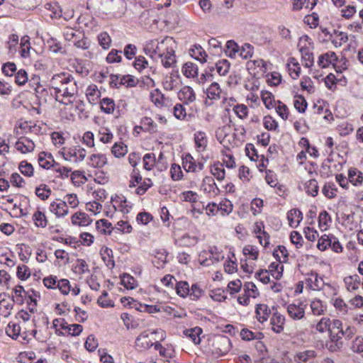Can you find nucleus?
I'll return each instance as SVG.
<instances>
[{"instance_id": "nucleus-1", "label": "nucleus", "mask_w": 363, "mask_h": 363, "mask_svg": "<svg viewBox=\"0 0 363 363\" xmlns=\"http://www.w3.org/2000/svg\"><path fill=\"white\" fill-rule=\"evenodd\" d=\"M176 49L177 42L169 36L162 39L148 40L145 41L143 46L144 52L166 69L176 66Z\"/></svg>"}, {"instance_id": "nucleus-2", "label": "nucleus", "mask_w": 363, "mask_h": 363, "mask_svg": "<svg viewBox=\"0 0 363 363\" xmlns=\"http://www.w3.org/2000/svg\"><path fill=\"white\" fill-rule=\"evenodd\" d=\"M49 86L54 91L56 101L66 106H71L75 102V107L78 108L77 104L82 102L76 101V96L78 93V86L74 77L67 72H61L54 74L49 80Z\"/></svg>"}, {"instance_id": "nucleus-3", "label": "nucleus", "mask_w": 363, "mask_h": 363, "mask_svg": "<svg viewBox=\"0 0 363 363\" xmlns=\"http://www.w3.org/2000/svg\"><path fill=\"white\" fill-rule=\"evenodd\" d=\"M165 338L166 332L162 329L147 330L137 337L135 345L138 349L146 350L155 347L156 341H163Z\"/></svg>"}, {"instance_id": "nucleus-4", "label": "nucleus", "mask_w": 363, "mask_h": 363, "mask_svg": "<svg viewBox=\"0 0 363 363\" xmlns=\"http://www.w3.org/2000/svg\"><path fill=\"white\" fill-rule=\"evenodd\" d=\"M307 286L313 290H324L330 297L337 294V289L329 284H325L323 279L316 272H311L306 279Z\"/></svg>"}, {"instance_id": "nucleus-5", "label": "nucleus", "mask_w": 363, "mask_h": 363, "mask_svg": "<svg viewBox=\"0 0 363 363\" xmlns=\"http://www.w3.org/2000/svg\"><path fill=\"white\" fill-rule=\"evenodd\" d=\"M242 254L245 259L242 261L241 267L245 272L251 274L256 267L255 262L259 257V250L253 245H246L242 249Z\"/></svg>"}, {"instance_id": "nucleus-6", "label": "nucleus", "mask_w": 363, "mask_h": 363, "mask_svg": "<svg viewBox=\"0 0 363 363\" xmlns=\"http://www.w3.org/2000/svg\"><path fill=\"white\" fill-rule=\"evenodd\" d=\"M58 153L65 160L71 163L82 162L86 157V150L79 147H63Z\"/></svg>"}, {"instance_id": "nucleus-7", "label": "nucleus", "mask_w": 363, "mask_h": 363, "mask_svg": "<svg viewBox=\"0 0 363 363\" xmlns=\"http://www.w3.org/2000/svg\"><path fill=\"white\" fill-rule=\"evenodd\" d=\"M45 128L43 124L33 121H19L15 128L16 133L17 135L22 134H34L40 135L43 134Z\"/></svg>"}, {"instance_id": "nucleus-8", "label": "nucleus", "mask_w": 363, "mask_h": 363, "mask_svg": "<svg viewBox=\"0 0 363 363\" xmlns=\"http://www.w3.org/2000/svg\"><path fill=\"white\" fill-rule=\"evenodd\" d=\"M269 64L262 59L250 60L247 62V69L255 77H260L269 69Z\"/></svg>"}, {"instance_id": "nucleus-9", "label": "nucleus", "mask_w": 363, "mask_h": 363, "mask_svg": "<svg viewBox=\"0 0 363 363\" xmlns=\"http://www.w3.org/2000/svg\"><path fill=\"white\" fill-rule=\"evenodd\" d=\"M206 94L207 97L211 100H219L223 99L224 101H227V90L225 87L221 88L218 82H212L207 87Z\"/></svg>"}, {"instance_id": "nucleus-10", "label": "nucleus", "mask_w": 363, "mask_h": 363, "mask_svg": "<svg viewBox=\"0 0 363 363\" xmlns=\"http://www.w3.org/2000/svg\"><path fill=\"white\" fill-rule=\"evenodd\" d=\"M332 320L328 317H323L316 323L311 325L310 329L311 334L314 335L328 334L330 330Z\"/></svg>"}, {"instance_id": "nucleus-11", "label": "nucleus", "mask_w": 363, "mask_h": 363, "mask_svg": "<svg viewBox=\"0 0 363 363\" xmlns=\"http://www.w3.org/2000/svg\"><path fill=\"white\" fill-rule=\"evenodd\" d=\"M150 98L154 104L159 108H169L173 105L172 98L165 96L159 89H155L150 94Z\"/></svg>"}, {"instance_id": "nucleus-12", "label": "nucleus", "mask_w": 363, "mask_h": 363, "mask_svg": "<svg viewBox=\"0 0 363 363\" xmlns=\"http://www.w3.org/2000/svg\"><path fill=\"white\" fill-rule=\"evenodd\" d=\"M182 166L187 172H196L203 169V164L196 163L190 154H186L182 157Z\"/></svg>"}, {"instance_id": "nucleus-13", "label": "nucleus", "mask_w": 363, "mask_h": 363, "mask_svg": "<svg viewBox=\"0 0 363 363\" xmlns=\"http://www.w3.org/2000/svg\"><path fill=\"white\" fill-rule=\"evenodd\" d=\"M179 101L184 104L189 105L194 103L196 99V94L190 86H183L177 93Z\"/></svg>"}, {"instance_id": "nucleus-14", "label": "nucleus", "mask_w": 363, "mask_h": 363, "mask_svg": "<svg viewBox=\"0 0 363 363\" xmlns=\"http://www.w3.org/2000/svg\"><path fill=\"white\" fill-rule=\"evenodd\" d=\"M35 147L33 140L27 137L19 138L15 144L16 149L22 154L31 152Z\"/></svg>"}, {"instance_id": "nucleus-15", "label": "nucleus", "mask_w": 363, "mask_h": 363, "mask_svg": "<svg viewBox=\"0 0 363 363\" xmlns=\"http://www.w3.org/2000/svg\"><path fill=\"white\" fill-rule=\"evenodd\" d=\"M330 330L328 331V335L333 342L338 341L346 333L342 330V322L337 319L332 320Z\"/></svg>"}, {"instance_id": "nucleus-16", "label": "nucleus", "mask_w": 363, "mask_h": 363, "mask_svg": "<svg viewBox=\"0 0 363 363\" xmlns=\"http://www.w3.org/2000/svg\"><path fill=\"white\" fill-rule=\"evenodd\" d=\"M287 313L294 320H301L305 315V305L298 303H291L287 306Z\"/></svg>"}, {"instance_id": "nucleus-17", "label": "nucleus", "mask_w": 363, "mask_h": 363, "mask_svg": "<svg viewBox=\"0 0 363 363\" xmlns=\"http://www.w3.org/2000/svg\"><path fill=\"white\" fill-rule=\"evenodd\" d=\"M108 163L106 155L102 153H94L88 158V164L94 168H103Z\"/></svg>"}, {"instance_id": "nucleus-18", "label": "nucleus", "mask_w": 363, "mask_h": 363, "mask_svg": "<svg viewBox=\"0 0 363 363\" xmlns=\"http://www.w3.org/2000/svg\"><path fill=\"white\" fill-rule=\"evenodd\" d=\"M50 212L57 217H62L68 213V208L62 200L56 199L50 204Z\"/></svg>"}, {"instance_id": "nucleus-19", "label": "nucleus", "mask_w": 363, "mask_h": 363, "mask_svg": "<svg viewBox=\"0 0 363 363\" xmlns=\"http://www.w3.org/2000/svg\"><path fill=\"white\" fill-rule=\"evenodd\" d=\"M343 282L346 290L350 292H353L359 289L361 280L357 274H353L344 277Z\"/></svg>"}, {"instance_id": "nucleus-20", "label": "nucleus", "mask_w": 363, "mask_h": 363, "mask_svg": "<svg viewBox=\"0 0 363 363\" xmlns=\"http://www.w3.org/2000/svg\"><path fill=\"white\" fill-rule=\"evenodd\" d=\"M182 74L188 79H195L199 75V67L196 64L192 62H186L182 66Z\"/></svg>"}, {"instance_id": "nucleus-21", "label": "nucleus", "mask_w": 363, "mask_h": 363, "mask_svg": "<svg viewBox=\"0 0 363 363\" xmlns=\"http://www.w3.org/2000/svg\"><path fill=\"white\" fill-rule=\"evenodd\" d=\"M179 75L177 72H171L162 81V86L167 91H173L179 85Z\"/></svg>"}, {"instance_id": "nucleus-22", "label": "nucleus", "mask_w": 363, "mask_h": 363, "mask_svg": "<svg viewBox=\"0 0 363 363\" xmlns=\"http://www.w3.org/2000/svg\"><path fill=\"white\" fill-rule=\"evenodd\" d=\"M201 189L209 194H212L216 196L219 194L220 190L217 187L216 184L214 182V179L211 177H206L203 178Z\"/></svg>"}, {"instance_id": "nucleus-23", "label": "nucleus", "mask_w": 363, "mask_h": 363, "mask_svg": "<svg viewBox=\"0 0 363 363\" xmlns=\"http://www.w3.org/2000/svg\"><path fill=\"white\" fill-rule=\"evenodd\" d=\"M160 341L155 342V350L159 352L160 355L166 359H169L172 358L175 354L174 348L172 345H162Z\"/></svg>"}, {"instance_id": "nucleus-24", "label": "nucleus", "mask_w": 363, "mask_h": 363, "mask_svg": "<svg viewBox=\"0 0 363 363\" xmlns=\"http://www.w3.org/2000/svg\"><path fill=\"white\" fill-rule=\"evenodd\" d=\"M337 60L336 54L334 52L329 51L320 55L318 61V65L322 68H326L330 65H335Z\"/></svg>"}, {"instance_id": "nucleus-25", "label": "nucleus", "mask_w": 363, "mask_h": 363, "mask_svg": "<svg viewBox=\"0 0 363 363\" xmlns=\"http://www.w3.org/2000/svg\"><path fill=\"white\" fill-rule=\"evenodd\" d=\"M85 94L89 102L91 104H95L100 99L101 94L100 90L98 89V86L96 84H92L87 86Z\"/></svg>"}, {"instance_id": "nucleus-26", "label": "nucleus", "mask_w": 363, "mask_h": 363, "mask_svg": "<svg viewBox=\"0 0 363 363\" xmlns=\"http://www.w3.org/2000/svg\"><path fill=\"white\" fill-rule=\"evenodd\" d=\"M286 217L290 227H298L303 219L302 213L296 208L289 211Z\"/></svg>"}, {"instance_id": "nucleus-27", "label": "nucleus", "mask_w": 363, "mask_h": 363, "mask_svg": "<svg viewBox=\"0 0 363 363\" xmlns=\"http://www.w3.org/2000/svg\"><path fill=\"white\" fill-rule=\"evenodd\" d=\"M284 323L285 318L281 314L278 313H274L271 318L272 330L276 333H281L284 330Z\"/></svg>"}, {"instance_id": "nucleus-28", "label": "nucleus", "mask_w": 363, "mask_h": 363, "mask_svg": "<svg viewBox=\"0 0 363 363\" xmlns=\"http://www.w3.org/2000/svg\"><path fill=\"white\" fill-rule=\"evenodd\" d=\"M72 223L79 227H86L91 223V219L85 213H76L72 217Z\"/></svg>"}, {"instance_id": "nucleus-29", "label": "nucleus", "mask_w": 363, "mask_h": 363, "mask_svg": "<svg viewBox=\"0 0 363 363\" xmlns=\"http://www.w3.org/2000/svg\"><path fill=\"white\" fill-rule=\"evenodd\" d=\"M73 271L75 274H79L81 278H87L90 273L87 263L83 259H77L76 261L74 264Z\"/></svg>"}, {"instance_id": "nucleus-30", "label": "nucleus", "mask_w": 363, "mask_h": 363, "mask_svg": "<svg viewBox=\"0 0 363 363\" xmlns=\"http://www.w3.org/2000/svg\"><path fill=\"white\" fill-rule=\"evenodd\" d=\"M190 56L201 63L203 64L207 62L208 55L205 50L201 47L195 45L189 51Z\"/></svg>"}, {"instance_id": "nucleus-31", "label": "nucleus", "mask_w": 363, "mask_h": 363, "mask_svg": "<svg viewBox=\"0 0 363 363\" xmlns=\"http://www.w3.org/2000/svg\"><path fill=\"white\" fill-rule=\"evenodd\" d=\"M298 48L301 53L312 52L313 43L308 35H303L299 38Z\"/></svg>"}, {"instance_id": "nucleus-32", "label": "nucleus", "mask_w": 363, "mask_h": 363, "mask_svg": "<svg viewBox=\"0 0 363 363\" xmlns=\"http://www.w3.org/2000/svg\"><path fill=\"white\" fill-rule=\"evenodd\" d=\"M0 298L1 296L0 295ZM13 307V301L9 297L0 298V313L5 318L10 315Z\"/></svg>"}, {"instance_id": "nucleus-33", "label": "nucleus", "mask_w": 363, "mask_h": 363, "mask_svg": "<svg viewBox=\"0 0 363 363\" xmlns=\"http://www.w3.org/2000/svg\"><path fill=\"white\" fill-rule=\"evenodd\" d=\"M229 101L232 102V104H230V106H233V112L239 118L243 120L247 118L248 115V108L247 106L244 104L233 105L235 102V100L233 98H230Z\"/></svg>"}, {"instance_id": "nucleus-34", "label": "nucleus", "mask_w": 363, "mask_h": 363, "mask_svg": "<svg viewBox=\"0 0 363 363\" xmlns=\"http://www.w3.org/2000/svg\"><path fill=\"white\" fill-rule=\"evenodd\" d=\"M184 335L189 337L195 345H199L201 342V334L202 329L199 327L184 330Z\"/></svg>"}, {"instance_id": "nucleus-35", "label": "nucleus", "mask_w": 363, "mask_h": 363, "mask_svg": "<svg viewBox=\"0 0 363 363\" xmlns=\"http://www.w3.org/2000/svg\"><path fill=\"white\" fill-rule=\"evenodd\" d=\"M194 141L196 149L199 152H203L206 150L208 140L204 132L199 131L194 134Z\"/></svg>"}, {"instance_id": "nucleus-36", "label": "nucleus", "mask_w": 363, "mask_h": 363, "mask_svg": "<svg viewBox=\"0 0 363 363\" xmlns=\"http://www.w3.org/2000/svg\"><path fill=\"white\" fill-rule=\"evenodd\" d=\"M348 179L354 186H360L363 182V174L357 169L350 168L348 170Z\"/></svg>"}, {"instance_id": "nucleus-37", "label": "nucleus", "mask_w": 363, "mask_h": 363, "mask_svg": "<svg viewBox=\"0 0 363 363\" xmlns=\"http://www.w3.org/2000/svg\"><path fill=\"white\" fill-rule=\"evenodd\" d=\"M271 314L268 306L265 304H259L256 307V317L260 323L267 321Z\"/></svg>"}, {"instance_id": "nucleus-38", "label": "nucleus", "mask_w": 363, "mask_h": 363, "mask_svg": "<svg viewBox=\"0 0 363 363\" xmlns=\"http://www.w3.org/2000/svg\"><path fill=\"white\" fill-rule=\"evenodd\" d=\"M67 323L63 318H55L52 320L51 328L55 330L57 335H65Z\"/></svg>"}, {"instance_id": "nucleus-39", "label": "nucleus", "mask_w": 363, "mask_h": 363, "mask_svg": "<svg viewBox=\"0 0 363 363\" xmlns=\"http://www.w3.org/2000/svg\"><path fill=\"white\" fill-rule=\"evenodd\" d=\"M267 271L274 279H281L284 271L282 262H279L271 263L269 266V270Z\"/></svg>"}, {"instance_id": "nucleus-40", "label": "nucleus", "mask_w": 363, "mask_h": 363, "mask_svg": "<svg viewBox=\"0 0 363 363\" xmlns=\"http://www.w3.org/2000/svg\"><path fill=\"white\" fill-rule=\"evenodd\" d=\"M240 50L239 45L233 40H228L225 45V55L230 58H236Z\"/></svg>"}, {"instance_id": "nucleus-41", "label": "nucleus", "mask_w": 363, "mask_h": 363, "mask_svg": "<svg viewBox=\"0 0 363 363\" xmlns=\"http://www.w3.org/2000/svg\"><path fill=\"white\" fill-rule=\"evenodd\" d=\"M289 74L293 79H296L301 73V67L294 58H290L287 63Z\"/></svg>"}, {"instance_id": "nucleus-42", "label": "nucleus", "mask_w": 363, "mask_h": 363, "mask_svg": "<svg viewBox=\"0 0 363 363\" xmlns=\"http://www.w3.org/2000/svg\"><path fill=\"white\" fill-rule=\"evenodd\" d=\"M273 255L280 262H286L288 261L289 252L286 248L283 245H279L274 250Z\"/></svg>"}, {"instance_id": "nucleus-43", "label": "nucleus", "mask_w": 363, "mask_h": 363, "mask_svg": "<svg viewBox=\"0 0 363 363\" xmlns=\"http://www.w3.org/2000/svg\"><path fill=\"white\" fill-rule=\"evenodd\" d=\"M26 296V292L21 285H16L12 291L13 301L18 303H21L23 301L24 297Z\"/></svg>"}, {"instance_id": "nucleus-44", "label": "nucleus", "mask_w": 363, "mask_h": 363, "mask_svg": "<svg viewBox=\"0 0 363 363\" xmlns=\"http://www.w3.org/2000/svg\"><path fill=\"white\" fill-rule=\"evenodd\" d=\"M30 38L28 36L25 35L21 39L20 43V52L21 55L23 58L30 57Z\"/></svg>"}, {"instance_id": "nucleus-45", "label": "nucleus", "mask_w": 363, "mask_h": 363, "mask_svg": "<svg viewBox=\"0 0 363 363\" xmlns=\"http://www.w3.org/2000/svg\"><path fill=\"white\" fill-rule=\"evenodd\" d=\"M310 306H311V311L314 315H323L326 310V306L319 299L313 300L311 302Z\"/></svg>"}, {"instance_id": "nucleus-46", "label": "nucleus", "mask_w": 363, "mask_h": 363, "mask_svg": "<svg viewBox=\"0 0 363 363\" xmlns=\"http://www.w3.org/2000/svg\"><path fill=\"white\" fill-rule=\"evenodd\" d=\"M255 236L259 244L266 247L269 243V235L262 228H257L254 231Z\"/></svg>"}, {"instance_id": "nucleus-47", "label": "nucleus", "mask_w": 363, "mask_h": 363, "mask_svg": "<svg viewBox=\"0 0 363 363\" xmlns=\"http://www.w3.org/2000/svg\"><path fill=\"white\" fill-rule=\"evenodd\" d=\"M127 152L128 147L123 143H116L111 148V153L117 158L124 157Z\"/></svg>"}, {"instance_id": "nucleus-48", "label": "nucleus", "mask_w": 363, "mask_h": 363, "mask_svg": "<svg viewBox=\"0 0 363 363\" xmlns=\"http://www.w3.org/2000/svg\"><path fill=\"white\" fill-rule=\"evenodd\" d=\"M98 137L99 140L103 143H111L113 135L112 132L106 127H101L99 130Z\"/></svg>"}, {"instance_id": "nucleus-49", "label": "nucleus", "mask_w": 363, "mask_h": 363, "mask_svg": "<svg viewBox=\"0 0 363 363\" xmlns=\"http://www.w3.org/2000/svg\"><path fill=\"white\" fill-rule=\"evenodd\" d=\"M52 170L57 174V177L61 179L68 178L72 171L71 168L61 166L58 163H55L52 165Z\"/></svg>"}, {"instance_id": "nucleus-50", "label": "nucleus", "mask_w": 363, "mask_h": 363, "mask_svg": "<svg viewBox=\"0 0 363 363\" xmlns=\"http://www.w3.org/2000/svg\"><path fill=\"white\" fill-rule=\"evenodd\" d=\"M19 44V38L16 34H11L8 38L6 42V48L9 50V52L14 54L17 51V47Z\"/></svg>"}, {"instance_id": "nucleus-51", "label": "nucleus", "mask_w": 363, "mask_h": 363, "mask_svg": "<svg viewBox=\"0 0 363 363\" xmlns=\"http://www.w3.org/2000/svg\"><path fill=\"white\" fill-rule=\"evenodd\" d=\"M315 356V353L313 350H306L296 353L294 359L298 363H304L310 359L313 358Z\"/></svg>"}, {"instance_id": "nucleus-52", "label": "nucleus", "mask_w": 363, "mask_h": 363, "mask_svg": "<svg viewBox=\"0 0 363 363\" xmlns=\"http://www.w3.org/2000/svg\"><path fill=\"white\" fill-rule=\"evenodd\" d=\"M101 109L106 113H113L115 110L114 101L110 98H104L101 101Z\"/></svg>"}, {"instance_id": "nucleus-53", "label": "nucleus", "mask_w": 363, "mask_h": 363, "mask_svg": "<svg viewBox=\"0 0 363 363\" xmlns=\"http://www.w3.org/2000/svg\"><path fill=\"white\" fill-rule=\"evenodd\" d=\"M215 67L220 76H225L229 72L230 64L227 60H221L216 62Z\"/></svg>"}, {"instance_id": "nucleus-54", "label": "nucleus", "mask_w": 363, "mask_h": 363, "mask_svg": "<svg viewBox=\"0 0 363 363\" xmlns=\"http://www.w3.org/2000/svg\"><path fill=\"white\" fill-rule=\"evenodd\" d=\"M211 172L212 174L218 180L222 181L225 177V172L223 164L216 163L211 166Z\"/></svg>"}, {"instance_id": "nucleus-55", "label": "nucleus", "mask_w": 363, "mask_h": 363, "mask_svg": "<svg viewBox=\"0 0 363 363\" xmlns=\"http://www.w3.org/2000/svg\"><path fill=\"white\" fill-rule=\"evenodd\" d=\"M323 194L328 199H333L336 196L337 189L334 183L328 182L323 188Z\"/></svg>"}, {"instance_id": "nucleus-56", "label": "nucleus", "mask_w": 363, "mask_h": 363, "mask_svg": "<svg viewBox=\"0 0 363 363\" xmlns=\"http://www.w3.org/2000/svg\"><path fill=\"white\" fill-rule=\"evenodd\" d=\"M294 108L300 113H304L307 108V102L304 97L296 95L294 98L293 101Z\"/></svg>"}, {"instance_id": "nucleus-57", "label": "nucleus", "mask_w": 363, "mask_h": 363, "mask_svg": "<svg viewBox=\"0 0 363 363\" xmlns=\"http://www.w3.org/2000/svg\"><path fill=\"white\" fill-rule=\"evenodd\" d=\"M33 218L36 227H45L48 224L45 213L39 210L34 213Z\"/></svg>"}, {"instance_id": "nucleus-58", "label": "nucleus", "mask_w": 363, "mask_h": 363, "mask_svg": "<svg viewBox=\"0 0 363 363\" xmlns=\"http://www.w3.org/2000/svg\"><path fill=\"white\" fill-rule=\"evenodd\" d=\"M177 294L181 297H186L189 294V285L186 281H179L176 283Z\"/></svg>"}, {"instance_id": "nucleus-59", "label": "nucleus", "mask_w": 363, "mask_h": 363, "mask_svg": "<svg viewBox=\"0 0 363 363\" xmlns=\"http://www.w3.org/2000/svg\"><path fill=\"white\" fill-rule=\"evenodd\" d=\"M71 179L74 185L79 186L87 182V178L82 171H74L71 174Z\"/></svg>"}, {"instance_id": "nucleus-60", "label": "nucleus", "mask_w": 363, "mask_h": 363, "mask_svg": "<svg viewBox=\"0 0 363 363\" xmlns=\"http://www.w3.org/2000/svg\"><path fill=\"white\" fill-rule=\"evenodd\" d=\"M31 272L28 267L25 264H21L17 267V277L22 280H27L30 277Z\"/></svg>"}, {"instance_id": "nucleus-61", "label": "nucleus", "mask_w": 363, "mask_h": 363, "mask_svg": "<svg viewBox=\"0 0 363 363\" xmlns=\"http://www.w3.org/2000/svg\"><path fill=\"white\" fill-rule=\"evenodd\" d=\"M6 333L13 339H17L21 333V327L18 324L10 323L6 328Z\"/></svg>"}, {"instance_id": "nucleus-62", "label": "nucleus", "mask_w": 363, "mask_h": 363, "mask_svg": "<svg viewBox=\"0 0 363 363\" xmlns=\"http://www.w3.org/2000/svg\"><path fill=\"white\" fill-rule=\"evenodd\" d=\"M58 281L59 279L56 276L49 275L43 279V284L48 289H56L59 286L57 284Z\"/></svg>"}, {"instance_id": "nucleus-63", "label": "nucleus", "mask_w": 363, "mask_h": 363, "mask_svg": "<svg viewBox=\"0 0 363 363\" xmlns=\"http://www.w3.org/2000/svg\"><path fill=\"white\" fill-rule=\"evenodd\" d=\"M91 196L94 200L99 203H103L108 197V194L106 191L102 188H99L95 189L91 192Z\"/></svg>"}, {"instance_id": "nucleus-64", "label": "nucleus", "mask_w": 363, "mask_h": 363, "mask_svg": "<svg viewBox=\"0 0 363 363\" xmlns=\"http://www.w3.org/2000/svg\"><path fill=\"white\" fill-rule=\"evenodd\" d=\"M156 158L153 153L145 154L143 157V167L146 170H151L155 165Z\"/></svg>"}]
</instances>
